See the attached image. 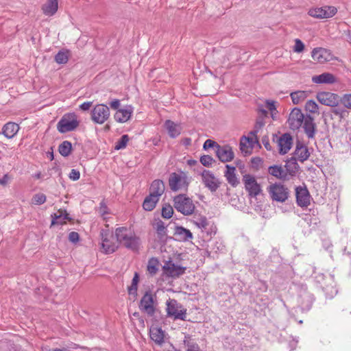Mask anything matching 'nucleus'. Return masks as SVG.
Wrapping results in <instances>:
<instances>
[{
	"instance_id": "obj_10",
	"label": "nucleus",
	"mask_w": 351,
	"mask_h": 351,
	"mask_svg": "<svg viewBox=\"0 0 351 351\" xmlns=\"http://www.w3.org/2000/svg\"><path fill=\"white\" fill-rule=\"evenodd\" d=\"M101 247L106 254L113 253L117 249V245L113 241V237L107 230H101Z\"/></svg>"
},
{
	"instance_id": "obj_40",
	"label": "nucleus",
	"mask_w": 351,
	"mask_h": 351,
	"mask_svg": "<svg viewBox=\"0 0 351 351\" xmlns=\"http://www.w3.org/2000/svg\"><path fill=\"white\" fill-rule=\"evenodd\" d=\"M305 110L313 114H319V108L317 103L313 100H308L305 105Z\"/></svg>"
},
{
	"instance_id": "obj_54",
	"label": "nucleus",
	"mask_w": 351,
	"mask_h": 351,
	"mask_svg": "<svg viewBox=\"0 0 351 351\" xmlns=\"http://www.w3.org/2000/svg\"><path fill=\"white\" fill-rule=\"evenodd\" d=\"M69 239L72 243H76L79 241V234L76 232H71L69 234Z\"/></svg>"
},
{
	"instance_id": "obj_19",
	"label": "nucleus",
	"mask_w": 351,
	"mask_h": 351,
	"mask_svg": "<svg viewBox=\"0 0 351 351\" xmlns=\"http://www.w3.org/2000/svg\"><path fill=\"white\" fill-rule=\"evenodd\" d=\"M279 152L281 154H287L291 148L293 138L289 134H284L278 139Z\"/></svg>"
},
{
	"instance_id": "obj_16",
	"label": "nucleus",
	"mask_w": 351,
	"mask_h": 351,
	"mask_svg": "<svg viewBox=\"0 0 351 351\" xmlns=\"http://www.w3.org/2000/svg\"><path fill=\"white\" fill-rule=\"evenodd\" d=\"M215 152L217 158L222 162H230L232 160L234 157L232 148L228 145H217V149L215 150Z\"/></svg>"
},
{
	"instance_id": "obj_15",
	"label": "nucleus",
	"mask_w": 351,
	"mask_h": 351,
	"mask_svg": "<svg viewBox=\"0 0 351 351\" xmlns=\"http://www.w3.org/2000/svg\"><path fill=\"white\" fill-rule=\"evenodd\" d=\"M304 119L305 117L301 110L294 108L289 114L288 122L292 130H298L302 126Z\"/></svg>"
},
{
	"instance_id": "obj_27",
	"label": "nucleus",
	"mask_w": 351,
	"mask_h": 351,
	"mask_svg": "<svg viewBox=\"0 0 351 351\" xmlns=\"http://www.w3.org/2000/svg\"><path fill=\"white\" fill-rule=\"evenodd\" d=\"M165 126L171 138H176L178 136L182 131V127L180 124L176 123L171 120H167L165 123Z\"/></svg>"
},
{
	"instance_id": "obj_44",
	"label": "nucleus",
	"mask_w": 351,
	"mask_h": 351,
	"mask_svg": "<svg viewBox=\"0 0 351 351\" xmlns=\"http://www.w3.org/2000/svg\"><path fill=\"white\" fill-rule=\"evenodd\" d=\"M46 195L43 193H37L34 195L32 203L35 205H41L46 202Z\"/></svg>"
},
{
	"instance_id": "obj_13",
	"label": "nucleus",
	"mask_w": 351,
	"mask_h": 351,
	"mask_svg": "<svg viewBox=\"0 0 351 351\" xmlns=\"http://www.w3.org/2000/svg\"><path fill=\"white\" fill-rule=\"evenodd\" d=\"M337 11V8L333 6H326L311 9L308 11V14L314 18L327 19L333 16Z\"/></svg>"
},
{
	"instance_id": "obj_59",
	"label": "nucleus",
	"mask_w": 351,
	"mask_h": 351,
	"mask_svg": "<svg viewBox=\"0 0 351 351\" xmlns=\"http://www.w3.org/2000/svg\"><path fill=\"white\" fill-rule=\"evenodd\" d=\"M138 275L137 273H135L134 277H133V279L132 280V285H138Z\"/></svg>"
},
{
	"instance_id": "obj_51",
	"label": "nucleus",
	"mask_w": 351,
	"mask_h": 351,
	"mask_svg": "<svg viewBox=\"0 0 351 351\" xmlns=\"http://www.w3.org/2000/svg\"><path fill=\"white\" fill-rule=\"evenodd\" d=\"M341 101L346 108H351V94L345 95Z\"/></svg>"
},
{
	"instance_id": "obj_33",
	"label": "nucleus",
	"mask_w": 351,
	"mask_h": 351,
	"mask_svg": "<svg viewBox=\"0 0 351 351\" xmlns=\"http://www.w3.org/2000/svg\"><path fill=\"white\" fill-rule=\"evenodd\" d=\"M158 200L159 198L157 197V195L149 194V195L145 199L143 207L145 210L151 211L156 207V203Z\"/></svg>"
},
{
	"instance_id": "obj_23",
	"label": "nucleus",
	"mask_w": 351,
	"mask_h": 351,
	"mask_svg": "<svg viewBox=\"0 0 351 351\" xmlns=\"http://www.w3.org/2000/svg\"><path fill=\"white\" fill-rule=\"evenodd\" d=\"M312 81L316 84H332L337 82V78L330 73H324L319 75L313 76Z\"/></svg>"
},
{
	"instance_id": "obj_38",
	"label": "nucleus",
	"mask_w": 351,
	"mask_h": 351,
	"mask_svg": "<svg viewBox=\"0 0 351 351\" xmlns=\"http://www.w3.org/2000/svg\"><path fill=\"white\" fill-rule=\"evenodd\" d=\"M159 261L157 258H152L149 260L147 264V271L152 275H155L158 270Z\"/></svg>"
},
{
	"instance_id": "obj_12",
	"label": "nucleus",
	"mask_w": 351,
	"mask_h": 351,
	"mask_svg": "<svg viewBox=\"0 0 351 351\" xmlns=\"http://www.w3.org/2000/svg\"><path fill=\"white\" fill-rule=\"evenodd\" d=\"M317 99L322 104L332 107L337 106L341 100L338 95L328 91L319 93Z\"/></svg>"
},
{
	"instance_id": "obj_20",
	"label": "nucleus",
	"mask_w": 351,
	"mask_h": 351,
	"mask_svg": "<svg viewBox=\"0 0 351 351\" xmlns=\"http://www.w3.org/2000/svg\"><path fill=\"white\" fill-rule=\"evenodd\" d=\"M296 201L298 206L306 207L310 204V195L308 190L303 187H297L295 189Z\"/></svg>"
},
{
	"instance_id": "obj_3",
	"label": "nucleus",
	"mask_w": 351,
	"mask_h": 351,
	"mask_svg": "<svg viewBox=\"0 0 351 351\" xmlns=\"http://www.w3.org/2000/svg\"><path fill=\"white\" fill-rule=\"evenodd\" d=\"M173 206L184 215H191L195 209L193 200L185 195H178L173 198Z\"/></svg>"
},
{
	"instance_id": "obj_39",
	"label": "nucleus",
	"mask_w": 351,
	"mask_h": 351,
	"mask_svg": "<svg viewBox=\"0 0 351 351\" xmlns=\"http://www.w3.org/2000/svg\"><path fill=\"white\" fill-rule=\"evenodd\" d=\"M71 143L69 141H63L59 146V152L63 156H68L71 154Z\"/></svg>"
},
{
	"instance_id": "obj_43",
	"label": "nucleus",
	"mask_w": 351,
	"mask_h": 351,
	"mask_svg": "<svg viewBox=\"0 0 351 351\" xmlns=\"http://www.w3.org/2000/svg\"><path fill=\"white\" fill-rule=\"evenodd\" d=\"M184 349L185 351H200L198 345L190 340L184 341Z\"/></svg>"
},
{
	"instance_id": "obj_8",
	"label": "nucleus",
	"mask_w": 351,
	"mask_h": 351,
	"mask_svg": "<svg viewBox=\"0 0 351 351\" xmlns=\"http://www.w3.org/2000/svg\"><path fill=\"white\" fill-rule=\"evenodd\" d=\"M110 117L109 108L104 104H98L95 106L91 111V119L93 122L102 124Z\"/></svg>"
},
{
	"instance_id": "obj_58",
	"label": "nucleus",
	"mask_w": 351,
	"mask_h": 351,
	"mask_svg": "<svg viewBox=\"0 0 351 351\" xmlns=\"http://www.w3.org/2000/svg\"><path fill=\"white\" fill-rule=\"evenodd\" d=\"M10 180L9 176L5 174L3 176V178H0V184L1 185H5Z\"/></svg>"
},
{
	"instance_id": "obj_28",
	"label": "nucleus",
	"mask_w": 351,
	"mask_h": 351,
	"mask_svg": "<svg viewBox=\"0 0 351 351\" xmlns=\"http://www.w3.org/2000/svg\"><path fill=\"white\" fill-rule=\"evenodd\" d=\"M295 156L298 160L304 162L308 158L310 153L306 146L300 142H298L295 150Z\"/></svg>"
},
{
	"instance_id": "obj_9",
	"label": "nucleus",
	"mask_w": 351,
	"mask_h": 351,
	"mask_svg": "<svg viewBox=\"0 0 351 351\" xmlns=\"http://www.w3.org/2000/svg\"><path fill=\"white\" fill-rule=\"evenodd\" d=\"M243 181L245 190L251 197H256L261 192V186L256 182L255 178L250 174L243 176Z\"/></svg>"
},
{
	"instance_id": "obj_34",
	"label": "nucleus",
	"mask_w": 351,
	"mask_h": 351,
	"mask_svg": "<svg viewBox=\"0 0 351 351\" xmlns=\"http://www.w3.org/2000/svg\"><path fill=\"white\" fill-rule=\"evenodd\" d=\"M269 173L276 178L282 180H285L287 176L286 171L281 166L278 165L270 167Z\"/></svg>"
},
{
	"instance_id": "obj_62",
	"label": "nucleus",
	"mask_w": 351,
	"mask_h": 351,
	"mask_svg": "<svg viewBox=\"0 0 351 351\" xmlns=\"http://www.w3.org/2000/svg\"><path fill=\"white\" fill-rule=\"evenodd\" d=\"M188 163L190 165H193L197 163V161L194 160H190L188 161Z\"/></svg>"
},
{
	"instance_id": "obj_63",
	"label": "nucleus",
	"mask_w": 351,
	"mask_h": 351,
	"mask_svg": "<svg viewBox=\"0 0 351 351\" xmlns=\"http://www.w3.org/2000/svg\"><path fill=\"white\" fill-rule=\"evenodd\" d=\"M347 36L350 42H351V32L348 31L347 33Z\"/></svg>"
},
{
	"instance_id": "obj_30",
	"label": "nucleus",
	"mask_w": 351,
	"mask_h": 351,
	"mask_svg": "<svg viewBox=\"0 0 351 351\" xmlns=\"http://www.w3.org/2000/svg\"><path fill=\"white\" fill-rule=\"evenodd\" d=\"M226 171L225 172L224 176L226 177L228 182L232 186H237L239 184V180L235 173L236 168L229 165H226Z\"/></svg>"
},
{
	"instance_id": "obj_18",
	"label": "nucleus",
	"mask_w": 351,
	"mask_h": 351,
	"mask_svg": "<svg viewBox=\"0 0 351 351\" xmlns=\"http://www.w3.org/2000/svg\"><path fill=\"white\" fill-rule=\"evenodd\" d=\"M311 56L314 61L319 63H324L331 59L330 53L322 47L315 48L311 52Z\"/></svg>"
},
{
	"instance_id": "obj_57",
	"label": "nucleus",
	"mask_w": 351,
	"mask_h": 351,
	"mask_svg": "<svg viewBox=\"0 0 351 351\" xmlns=\"http://www.w3.org/2000/svg\"><path fill=\"white\" fill-rule=\"evenodd\" d=\"M119 105H120V101L118 99H114L110 103V106L112 109H114V110L118 109V108L119 107Z\"/></svg>"
},
{
	"instance_id": "obj_6",
	"label": "nucleus",
	"mask_w": 351,
	"mask_h": 351,
	"mask_svg": "<svg viewBox=\"0 0 351 351\" xmlns=\"http://www.w3.org/2000/svg\"><path fill=\"white\" fill-rule=\"evenodd\" d=\"M79 125L77 116L73 114H64L57 124V129L60 133H66L73 131Z\"/></svg>"
},
{
	"instance_id": "obj_17",
	"label": "nucleus",
	"mask_w": 351,
	"mask_h": 351,
	"mask_svg": "<svg viewBox=\"0 0 351 351\" xmlns=\"http://www.w3.org/2000/svg\"><path fill=\"white\" fill-rule=\"evenodd\" d=\"M162 269L167 276L176 278L184 273L186 267L177 265L172 261H167L162 266Z\"/></svg>"
},
{
	"instance_id": "obj_7",
	"label": "nucleus",
	"mask_w": 351,
	"mask_h": 351,
	"mask_svg": "<svg viewBox=\"0 0 351 351\" xmlns=\"http://www.w3.org/2000/svg\"><path fill=\"white\" fill-rule=\"evenodd\" d=\"M139 309L149 316L154 315L156 311V299L151 291H146L142 297L139 304Z\"/></svg>"
},
{
	"instance_id": "obj_37",
	"label": "nucleus",
	"mask_w": 351,
	"mask_h": 351,
	"mask_svg": "<svg viewBox=\"0 0 351 351\" xmlns=\"http://www.w3.org/2000/svg\"><path fill=\"white\" fill-rule=\"evenodd\" d=\"M252 138L243 136L240 141V149L242 152L250 154L252 147Z\"/></svg>"
},
{
	"instance_id": "obj_47",
	"label": "nucleus",
	"mask_w": 351,
	"mask_h": 351,
	"mask_svg": "<svg viewBox=\"0 0 351 351\" xmlns=\"http://www.w3.org/2000/svg\"><path fill=\"white\" fill-rule=\"evenodd\" d=\"M214 162L212 156L209 155H204L200 158V162L204 167H210Z\"/></svg>"
},
{
	"instance_id": "obj_36",
	"label": "nucleus",
	"mask_w": 351,
	"mask_h": 351,
	"mask_svg": "<svg viewBox=\"0 0 351 351\" xmlns=\"http://www.w3.org/2000/svg\"><path fill=\"white\" fill-rule=\"evenodd\" d=\"M68 214L65 210H59L58 213H55L54 215H51L53 219L51 221V226L55 224H62L65 223V219H68Z\"/></svg>"
},
{
	"instance_id": "obj_5",
	"label": "nucleus",
	"mask_w": 351,
	"mask_h": 351,
	"mask_svg": "<svg viewBox=\"0 0 351 351\" xmlns=\"http://www.w3.org/2000/svg\"><path fill=\"white\" fill-rule=\"evenodd\" d=\"M267 191L272 200L278 202H285L289 197V191L287 187L280 183L270 184Z\"/></svg>"
},
{
	"instance_id": "obj_22",
	"label": "nucleus",
	"mask_w": 351,
	"mask_h": 351,
	"mask_svg": "<svg viewBox=\"0 0 351 351\" xmlns=\"http://www.w3.org/2000/svg\"><path fill=\"white\" fill-rule=\"evenodd\" d=\"M149 336L156 343L161 345L165 341V331L161 328L152 326L149 330Z\"/></svg>"
},
{
	"instance_id": "obj_1",
	"label": "nucleus",
	"mask_w": 351,
	"mask_h": 351,
	"mask_svg": "<svg viewBox=\"0 0 351 351\" xmlns=\"http://www.w3.org/2000/svg\"><path fill=\"white\" fill-rule=\"evenodd\" d=\"M115 237L117 242L133 251L137 250L140 246V239L130 229L125 227L117 228L115 230Z\"/></svg>"
},
{
	"instance_id": "obj_56",
	"label": "nucleus",
	"mask_w": 351,
	"mask_h": 351,
	"mask_svg": "<svg viewBox=\"0 0 351 351\" xmlns=\"http://www.w3.org/2000/svg\"><path fill=\"white\" fill-rule=\"evenodd\" d=\"M262 143L267 150H271V147L269 142V138L267 136H264L262 138Z\"/></svg>"
},
{
	"instance_id": "obj_55",
	"label": "nucleus",
	"mask_w": 351,
	"mask_h": 351,
	"mask_svg": "<svg viewBox=\"0 0 351 351\" xmlns=\"http://www.w3.org/2000/svg\"><path fill=\"white\" fill-rule=\"evenodd\" d=\"M92 106L91 101L84 102L80 106V108L82 110H88Z\"/></svg>"
},
{
	"instance_id": "obj_35",
	"label": "nucleus",
	"mask_w": 351,
	"mask_h": 351,
	"mask_svg": "<svg viewBox=\"0 0 351 351\" xmlns=\"http://www.w3.org/2000/svg\"><path fill=\"white\" fill-rule=\"evenodd\" d=\"M309 91L298 90L291 93V97L294 104L303 101L308 95Z\"/></svg>"
},
{
	"instance_id": "obj_46",
	"label": "nucleus",
	"mask_w": 351,
	"mask_h": 351,
	"mask_svg": "<svg viewBox=\"0 0 351 351\" xmlns=\"http://www.w3.org/2000/svg\"><path fill=\"white\" fill-rule=\"evenodd\" d=\"M265 107L271 112V117L274 119V114H276V102L272 100H267L265 101Z\"/></svg>"
},
{
	"instance_id": "obj_50",
	"label": "nucleus",
	"mask_w": 351,
	"mask_h": 351,
	"mask_svg": "<svg viewBox=\"0 0 351 351\" xmlns=\"http://www.w3.org/2000/svg\"><path fill=\"white\" fill-rule=\"evenodd\" d=\"M217 145H219L217 143L210 139H207L203 145L204 149H207L208 148L215 147L216 149H217Z\"/></svg>"
},
{
	"instance_id": "obj_2",
	"label": "nucleus",
	"mask_w": 351,
	"mask_h": 351,
	"mask_svg": "<svg viewBox=\"0 0 351 351\" xmlns=\"http://www.w3.org/2000/svg\"><path fill=\"white\" fill-rule=\"evenodd\" d=\"M191 178L184 171L171 173L169 178V185L173 191H186Z\"/></svg>"
},
{
	"instance_id": "obj_26",
	"label": "nucleus",
	"mask_w": 351,
	"mask_h": 351,
	"mask_svg": "<svg viewBox=\"0 0 351 351\" xmlns=\"http://www.w3.org/2000/svg\"><path fill=\"white\" fill-rule=\"evenodd\" d=\"M174 235L176 237L177 240L184 242L189 241L193 239L191 232L182 226H177L176 228Z\"/></svg>"
},
{
	"instance_id": "obj_53",
	"label": "nucleus",
	"mask_w": 351,
	"mask_h": 351,
	"mask_svg": "<svg viewBox=\"0 0 351 351\" xmlns=\"http://www.w3.org/2000/svg\"><path fill=\"white\" fill-rule=\"evenodd\" d=\"M69 177L71 180H72L73 181H76L80 179V173L78 170L73 169H71V171L69 175Z\"/></svg>"
},
{
	"instance_id": "obj_60",
	"label": "nucleus",
	"mask_w": 351,
	"mask_h": 351,
	"mask_svg": "<svg viewBox=\"0 0 351 351\" xmlns=\"http://www.w3.org/2000/svg\"><path fill=\"white\" fill-rule=\"evenodd\" d=\"M182 143L186 146L190 145L191 143V139L190 138H184L182 140Z\"/></svg>"
},
{
	"instance_id": "obj_14",
	"label": "nucleus",
	"mask_w": 351,
	"mask_h": 351,
	"mask_svg": "<svg viewBox=\"0 0 351 351\" xmlns=\"http://www.w3.org/2000/svg\"><path fill=\"white\" fill-rule=\"evenodd\" d=\"M193 222L200 230L202 233V237H204L205 235L207 237L211 236L213 231L210 223L206 217L195 215Z\"/></svg>"
},
{
	"instance_id": "obj_29",
	"label": "nucleus",
	"mask_w": 351,
	"mask_h": 351,
	"mask_svg": "<svg viewBox=\"0 0 351 351\" xmlns=\"http://www.w3.org/2000/svg\"><path fill=\"white\" fill-rule=\"evenodd\" d=\"M303 123V128L308 138H314L315 134V124L314 123L313 118L311 116H307L305 117Z\"/></svg>"
},
{
	"instance_id": "obj_48",
	"label": "nucleus",
	"mask_w": 351,
	"mask_h": 351,
	"mask_svg": "<svg viewBox=\"0 0 351 351\" xmlns=\"http://www.w3.org/2000/svg\"><path fill=\"white\" fill-rule=\"evenodd\" d=\"M304 49V43L298 38L295 40V45L293 51L296 53L302 52Z\"/></svg>"
},
{
	"instance_id": "obj_31",
	"label": "nucleus",
	"mask_w": 351,
	"mask_h": 351,
	"mask_svg": "<svg viewBox=\"0 0 351 351\" xmlns=\"http://www.w3.org/2000/svg\"><path fill=\"white\" fill-rule=\"evenodd\" d=\"M165 189L164 182L160 180H155L151 184L149 194L157 195V197L159 198L163 194Z\"/></svg>"
},
{
	"instance_id": "obj_61",
	"label": "nucleus",
	"mask_w": 351,
	"mask_h": 351,
	"mask_svg": "<svg viewBox=\"0 0 351 351\" xmlns=\"http://www.w3.org/2000/svg\"><path fill=\"white\" fill-rule=\"evenodd\" d=\"M195 96H197V97H199V96H203V95H206V93H197V92H194L193 93Z\"/></svg>"
},
{
	"instance_id": "obj_11",
	"label": "nucleus",
	"mask_w": 351,
	"mask_h": 351,
	"mask_svg": "<svg viewBox=\"0 0 351 351\" xmlns=\"http://www.w3.org/2000/svg\"><path fill=\"white\" fill-rule=\"evenodd\" d=\"M202 182L210 191L215 192L220 186V182L215 175L208 170H204L201 174Z\"/></svg>"
},
{
	"instance_id": "obj_4",
	"label": "nucleus",
	"mask_w": 351,
	"mask_h": 351,
	"mask_svg": "<svg viewBox=\"0 0 351 351\" xmlns=\"http://www.w3.org/2000/svg\"><path fill=\"white\" fill-rule=\"evenodd\" d=\"M167 315L173 319L186 320V309L184 308L177 300L174 299H169L166 302Z\"/></svg>"
},
{
	"instance_id": "obj_45",
	"label": "nucleus",
	"mask_w": 351,
	"mask_h": 351,
	"mask_svg": "<svg viewBox=\"0 0 351 351\" xmlns=\"http://www.w3.org/2000/svg\"><path fill=\"white\" fill-rule=\"evenodd\" d=\"M129 141V137L127 134L123 135L121 138L116 143L115 149H121L125 147Z\"/></svg>"
},
{
	"instance_id": "obj_24",
	"label": "nucleus",
	"mask_w": 351,
	"mask_h": 351,
	"mask_svg": "<svg viewBox=\"0 0 351 351\" xmlns=\"http://www.w3.org/2000/svg\"><path fill=\"white\" fill-rule=\"evenodd\" d=\"M20 129L19 125L14 122L5 123L2 128L3 134L8 138H12L15 136Z\"/></svg>"
},
{
	"instance_id": "obj_64",
	"label": "nucleus",
	"mask_w": 351,
	"mask_h": 351,
	"mask_svg": "<svg viewBox=\"0 0 351 351\" xmlns=\"http://www.w3.org/2000/svg\"><path fill=\"white\" fill-rule=\"evenodd\" d=\"M40 176H41V173H38L35 175V178H40Z\"/></svg>"
},
{
	"instance_id": "obj_21",
	"label": "nucleus",
	"mask_w": 351,
	"mask_h": 351,
	"mask_svg": "<svg viewBox=\"0 0 351 351\" xmlns=\"http://www.w3.org/2000/svg\"><path fill=\"white\" fill-rule=\"evenodd\" d=\"M133 112V108L131 106H127L117 111L114 114V119L119 123H125L128 121Z\"/></svg>"
},
{
	"instance_id": "obj_41",
	"label": "nucleus",
	"mask_w": 351,
	"mask_h": 351,
	"mask_svg": "<svg viewBox=\"0 0 351 351\" xmlns=\"http://www.w3.org/2000/svg\"><path fill=\"white\" fill-rule=\"evenodd\" d=\"M68 51H60L55 56V61L58 64H65L68 62Z\"/></svg>"
},
{
	"instance_id": "obj_25",
	"label": "nucleus",
	"mask_w": 351,
	"mask_h": 351,
	"mask_svg": "<svg viewBox=\"0 0 351 351\" xmlns=\"http://www.w3.org/2000/svg\"><path fill=\"white\" fill-rule=\"evenodd\" d=\"M58 8V0H48L42 5V11L46 16H53Z\"/></svg>"
},
{
	"instance_id": "obj_32",
	"label": "nucleus",
	"mask_w": 351,
	"mask_h": 351,
	"mask_svg": "<svg viewBox=\"0 0 351 351\" xmlns=\"http://www.w3.org/2000/svg\"><path fill=\"white\" fill-rule=\"evenodd\" d=\"M153 227L157 233L158 238L161 241H165L167 239V228L165 223L161 220L156 221L154 224Z\"/></svg>"
},
{
	"instance_id": "obj_52",
	"label": "nucleus",
	"mask_w": 351,
	"mask_h": 351,
	"mask_svg": "<svg viewBox=\"0 0 351 351\" xmlns=\"http://www.w3.org/2000/svg\"><path fill=\"white\" fill-rule=\"evenodd\" d=\"M137 289H138V285H132L128 287V293L130 295L133 296L134 299H136L137 297Z\"/></svg>"
},
{
	"instance_id": "obj_42",
	"label": "nucleus",
	"mask_w": 351,
	"mask_h": 351,
	"mask_svg": "<svg viewBox=\"0 0 351 351\" xmlns=\"http://www.w3.org/2000/svg\"><path fill=\"white\" fill-rule=\"evenodd\" d=\"M173 214V207L168 204H165L162 208V217L165 219H170Z\"/></svg>"
},
{
	"instance_id": "obj_49",
	"label": "nucleus",
	"mask_w": 351,
	"mask_h": 351,
	"mask_svg": "<svg viewBox=\"0 0 351 351\" xmlns=\"http://www.w3.org/2000/svg\"><path fill=\"white\" fill-rule=\"evenodd\" d=\"M98 212L103 217H104L105 215L108 214V208L104 201H101L100 202Z\"/></svg>"
}]
</instances>
